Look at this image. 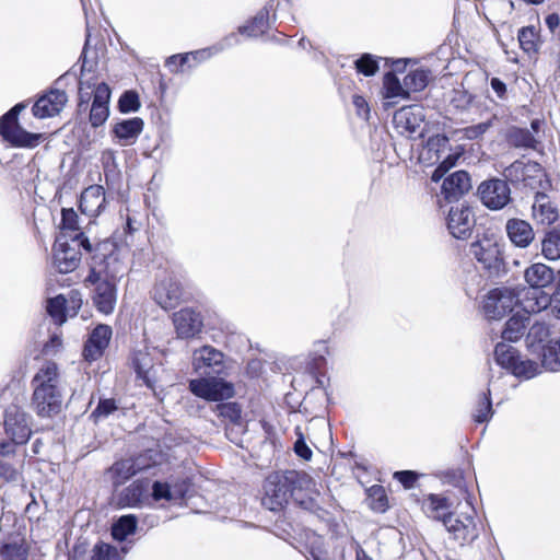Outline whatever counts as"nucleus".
<instances>
[{"mask_svg":"<svg viewBox=\"0 0 560 560\" xmlns=\"http://www.w3.org/2000/svg\"><path fill=\"white\" fill-rule=\"evenodd\" d=\"M447 144L448 138L445 137L444 135H436L434 137L429 138L427 141V148L429 151L439 152L441 148H446Z\"/></svg>","mask_w":560,"mask_h":560,"instance_id":"obj_63","label":"nucleus"},{"mask_svg":"<svg viewBox=\"0 0 560 560\" xmlns=\"http://www.w3.org/2000/svg\"><path fill=\"white\" fill-rule=\"evenodd\" d=\"M18 118L13 112H7L0 118V135L4 139L13 129L18 128Z\"/></svg>","mask_w":560,"mask_h":560,"instance_id":"obj_54","label":"nucleus"},{"mask_svg":"<svg viewBox=\"0 0 560 560\" xmlns=\"http://www.w3.org/2000/svg\"><path fill=\"white\" fill-rule=\"evenodd\" d=\"M28 548L23 539L5 542L0 549V560H27Z\"/></svg>","mask_w":560,"mask_h":560,"instance_id":"obj_36","label":"nucleus"},{"mask_svg":"<svg viewBox=\"0 0 560 560\" xmlns=\"http://www.w3.org/2000/svg\"><path fill=\"white\" fill-rule=\"evenodd\" d=\"M289 498V489L285 481L279 475H271L264 485L261 503L270 511L280 510Z\"/></svg>","mask_w":560,"mask_h":560,"instance_id":"obj_12","label":"nucleus"},{"mask_svg":"<svg viewBox=\"0 0 560 560\" xmlns=\"http://www.w3.org/2000/svg\"><path fill=\"white\" fill-rule=\"evenodd\" d=\"M59 229L65 237L71 240L72 242H77L78 245H91L89 238L81 230L79 215L73 208L61 209V221Z\"/></svg>","mask_w":560,"mask_h":560,"instance_id":"obj_21","label":"nucleus"},{"mask_svg":"<svg viewBox=\"0 0 560 560\" xmlns=\"http://www.w3.org/2000/svg\"><path fill=\"white\" fill-rule=\"evenodd\" d=\"M475 514L474 508L467 502L459 513H443V515H434L433 518L441 521L452 538L464 546L479 536Z\"/></svg>","mask_w":560,"mask_h":560,"instance_id":"obj_3","label":"nucleus"},{"mask_svg":"<svg viewBox=\"0 0 560 560\" xmlns=\"http://www.w3.org/2000/svg\"><path fill=\"white\" fill-rule=\"evenodd\" d=\"M68 102V95L63 90L51 88L40 95L32 107L35 117L44 119L58 115Z\"/></svg>","mask_w":560,"mask_h":560,"instance_id":"obj_10","label":"nucleus"},{"mask_svg":"<svg viewBox=\"0 0 560 560\" xmlns=\"http://www.w3.org/2000/svg\"><path fill=\"white\" fill-rule=\"evenodd\" d=\"M33 405L40 417L58 413L62 405L60 388H34Z\"/></svg>","mask_w":560,"mask_h":560,"instance_id":"obj_16","label":"nucleus"},{"mask_svg":"<svg viewBox=\"0 0 560 560\" xmlns=\"http://www.w3.org/2000/svg\"><path fill=\"white\" fill-rule=\"evenodd\" d=\"M510 369H512L514 375L525 378H532L539 373V365L536 362L518 357L515 358Z\"/></svg>","mask_w":560,"mask_h":560,"instance_id":"obj_43","label":"nucleus"},{"mask_svg":"<svg viewBox=\"0 0 560 560\" xmlns=\"http://www.w3.org/2000/svg\"><path fill=\"white\" fill-rule=\"evenodd\" d=\"M355 69L359 73L371 77L378 71V59L371 54H363L354 61Z\"/></svg>","mask_w":560,"mask_h":560,"instance_id":"obj_45","label":"nucleus"},{"mask_svg":"<svg viewBox=\"0 0 560 560\" xmlns=\"http://www.w3.org/2000/svg\"><path fill=\"white\" fill-rule=\"evenodd\" d=\"M139 95L136 91H125L118 101V107L121 113H135L140 108Z\"/></svg>","mask_w":560,"mask_h":560,"instance_id":"obj_47","label":"nucleus"},{"mask_svg":"<svg viewBox=\"0 0 560 560\" xmlns=\"http://www.w3.org/2000/svg\"><path fill=\"white\" fill-rule=\"evenodd\" d=\"M453 165H454L453 158L451 155H447L439 164V166L434 170V172L432 173L431 179L433 182H439L444 176V174L448 171V168L452 167Z\"/></svg>","mask_w":560,"mask_h":560,"instance_id":"obj_62","label":"nucleus"},{"mask_svg":"<svg viewBox=\"0 0 560 560\" xmlns=\"http://www.w3.org/2000/svg\"><path fill=\"white\" fill-rule=\"evenodd\" d=\"M471 188L470 176L466 171H456L448 175L442 184V194L448 201L458 200Z\"/></svg>","mask_w":560,"mask_h":560,"instance_id":"obj_23","label":"nucleus"},{"mask_svg":"<svg viewBox=\"0 0 560 560\" xmlns=\"http://www.w3.org/2000/svg\"><path fill=\"white\" fill-rule=\"evenodd\" d=\"M549 336V328L544 323L534 324L528 331V338L533 342H542Z\"/></svg>","mask_w":560,"mask_h":560,"instance_id":"obj_58","label":"nucleus"},{"mask_svg":"<svg viewBox=\"0 0 560 560\" xmlns=\"http://www.w3.org/2000/svg\"><path fill=\"white\" fill-rule=\"evenodd\" d=\"M189 389L197 397L209 401L229 399L234 394V388L231 383L215 377L191 380L189 382Z\"/></svg>","mask_w":560,"mask_h":560,"instance_id":"obj_8","label":"nucleus"},{"mask_svg":"<svg viewBox=\"0 0 560 560\" xmlns=\"http://www.w3.org/2000/svg\"><path fill=\"white\" fill-rule=\"evenodd\" d=\"M81 260L79 247H56L52 264L60 273L75 270Z\"/></svg>","mask_w":560,"mask_h":560,"instance_id":"obj_26","label":"nucleus"},{"mask_svg":"<svg viewBox=\"0 0 560 560\" xmlns=\"http://www.w3.org/2000/svg\"><path fill=\"white\" fill-rule=\"evenodd\" d=\"M105 206V189L101 185L85 188L80 197L79 208L83 214L97 217Z\"/></svg>","mask_w":560,"mask_h":560,"instance_id":"obj_24","label":"nucleus"},{"mask_svg":"<svg viewBox=\"0 0 560 560\" xmlns=\"http://www.w3.org/2000/svg\"><path fill=\"white\" fill-rule=\"evenodd\" d=\"M150 482L148 479H138L128 487L117 490L113 494V502L117 508H140L149 499Z\"/></svg>","mask_w":560,"mask_h":560,"instance_id":"obj_9","label":"nucleus"},{"mask_svg":"<svg viewBox=\"0 0 560 560\" xmlns=\"http://www.w3.org/2000/svg\"><path fill=\"white\" fill-rule=\"evenodd\" d=\"M541 245H560V229L555 226L547 230Z\"/></svg>","mask_w":560,"mask_h":560,"instance_id":"obj_64","label":"nucleus"},{"mask_svg":"<svg viewBox=\"0 0 560 560\" xmlns=\"http://www.w3.org/2000/svg\"><path fill=\"white\" fill-rule=\"evenodd\" d=\"M293 477L288 478L291 482L299 486L300 489H305L307 491V498L303 499L300 494V491L296 489L293 490L292 495L294 500L305 510L314 511L317 509L318 504L316 502V498L319 494V491L316 489V483L307 474L302 472H292Z\"/></svg>","mask_w":560,"mask_h":560,"instance_id":"obj_19","label":"nucleus"},{"mask_svg":"<svg viewBox=\"0 0 560 560\" xmlns=\"http://www.w3.org/2000/svg\"><path fill=\"white\" fill-rule=\"evenodd\" d=\"M42 138V133L28 132L19 126L18 128L10 131V133L5 136L4 140L14 147L32 149L39 144Z\"/></svg>","mask_w":560,"mask_h":560,"instance_id":"obj_33","label":"nucleus"},{"mask_svg":"<svg viewBox=\"0 0 560 560\" xmlns=\"http://www.w3.org/2000/svg\"><path fill=\"white\" fill-rule=\"evenodd\" d=\"M535 201L533 203V215L542 224L550 225L558 218L557 209L550 203L548 196L544 192L545 189H535Z\"/></svg>","mask_w":560,"mask_h":560,"instance_id":"obj_29","label":"nucleus"},{"mask_svg":"<svg viewBox=\"0 0 560 560\" xmlns=\"http://www.w3.org/2000/svg\"><path fill=\"white\" fill-rule=\"evenodd\" d=\"M112 337V328L107 325L95 327L83 349V355L89 361L98 359L107 348Z\"/></svg>","mask_w":560,"mask_h":560,"instance_id":"obj_20","label":"nucleus"},{"mask_svg":"<svg viewBox=\"0 0 560 560\" xmlns=\"http://www.w3.org/2000/svg\"><path fill=\"white\" fill-rule=\"evenodd\" d=\"M477 195L481 203L492 211L505 208L511 201V188L505 179L490 178L480 183Z\"/></svg>","mask_w":560,"mask_h":560,"instance_id":"obj_6","label":"nucleus"},{"mask_svg":"<svg viewBox=\"0 0 560 560\" xmlns=\"http://www.w3.org/2000/svg\"><path fill=\"white\" fill-rule=\"evenodd\" d=\"M509 142L515 148L524 149H535L538 143L530 130L518 127H514L510 130Z\"/></svg>","mask_w":560,"mask_h":560,"instance_id":"obj_38","label":"nucleus"},{"mask_svg":"<svg viewBox=\"0 0 560 560\" xmlns=\"http://www.w3.org/2000/svg\"><path fill=\"white\" fill-rule=\"evenodd\" d=\"M475 256L486 269L499 270L502 265V257L499 247H477Z\"/></svg>","mask_w":560,"mask_h":560,"instance_id":"obj_37","label":"nucleus"},{"mask_svg":"<svg viewBox=\"0 0 560 560\" xmlns=\"http://www.w3.org/2000/svg\"><path fill=\"white\" fill-rule=\"evenodd\" d=\"M143 126L144 122L140 117H132L116 122L113 126V133L120 145H130L142 132Z\"/></svg>","mask_w":560,"mask_h":560,"instance_id":"obj_25","label":"nucleus"},{"mask_svg":"<svg viewBox=\"0 0 560 560\" xmlns=\"http://www.w3.org/2000/svg\"><path fill=\"white\" fill-rule=\"evenodd\" d=\"M491 127V121H482L477 125L468 126L463 129V135L466 139L475 140L483 136Z\"/></svg>","mask_w":560,"mask_h":560,"instance_id":"obj_52","label":"nucleus"},{"mask_svg":"<svg viewBox=\"0 0 560 560\" xmlns=\"http://www.w3.org/2000/svg\"><path fill=\"white\" fill-rule=\"evenodd\" d=\"M430 72L425 69H416L410 71L404 78V85L406 88V93L410 92H420L424 90L429 82Z\"/></svg>","mask_w":560,"mask_h":560,"instance_id":"obj_41","label":"nucleus"},{"mask_svg":"<svg viewBox=\"0 0 560 560\" xmlns=\"http://www.w3.org/2000/svg\"><path fill=\"white\" fill-rule=\"evenodd\" d=\"M492 416V406L490 400V390L482 396L480 399L476 411L474 413V418L476 422L482 423L488 421Z\"/></svg>","mask_w":560,"mask_h":560,"instance_id":"obj_50","label":"nucleus"},{"mask_svg":"<svg viewBox=\"0 0 560 560\" xmlns=\"http://www.w3.org/2000/svg\"><path fill=\"white\" fill-rule=\"evenodd\" d=\"M505 230L513 245H529L535 237L532 225L525 220L510 219Z\"/></svg>","mask_w":560,"mask_h":560,"instance_id":"obj_28","label":"nucleus"},{"mask_svg":"<svg viewBox=\"0 0 560 560\" xmlns=\"http://www.w3.org/2000/svg\"><path fill=\"white\" fill-rule=\"evenodd\" d=\"M117 261V256L102 254V258L95 253L92 257V266L85 282L95 285L93 302L98 312L108 315L114 312L117 302L116 285L113 280L119 270L115 267L110 269V264Z\"/></svg>","mask_w":560,"mask_h":560,"instance_id":"obj_1","label":"nucleus"},{"mask_svg":"<svg viewBox=\"0 0 560 560\" xmlns=\"http://www.w3.org/2000/svg\"><path fill=\"white\" fill-rule=\"evenodd\" d=\"M555 279L553 270L548 266L537 262L525 270V280L529 288H545Z\"/></svg>","mask_w":560,"mask_h":560,"instance_id":"obj_30","label":"nucleus"},{"mask_svg":"<svg viewBox=\"0 0 560 560\" xmlns=\"http://www.w3.org/2000/svg\"><path fill=\"white\" fill-rule=\"evenodd\" d=\"M384 89L385 96L388 98L402 96L407 97L408 93H406V88L404 82L400 83L399 79L392 72H388L384 77Z\"/></svg>","mask_w":560,"mask_h":560,"instance_id":"obj_44","label":"nucleus"},{"mask_svg":"<svg viewBox=\"0 0 560 560\" xmlns=\"http://www.w3.org/2000/svg\"><path fill=\"white\" fill-rule=\"evenodd\" d=\"M138 520L135 515L121 516L112 528V535L116 540L122 541L129 535L133 534L137 528Z\"/></svg>","mask_w":560,"mask_h":560,"instance_id":"obj_40","label":"nucleus"},{"mask_svg":"<svg viewBox=\"0 0 560 560\" xmlns=\"http://www.w3.org/2000/svg\"><path fill=\"white\" fill-rule=\"evenodd\" d=\"M19 477V470L8 462L0 459V479L9 482L15 481Z\"/></svg>","mask_w":560,"mask_h":560,"instance_id":"obj_60","label":"nucleus"},{"mask_svg":"<svg viewBox=\"0 0 560 560\" xmlns=\"http://www.w3.org/2000/svg\"><path fill=\"white\" fill-rule=\"evenodd\" d=\"M474 225L472 211L468 206L452 207L447 217V229L457 240H466Z\"/></svg>","mask_w":560,"mask_h":560,"instance_id":"obj_15","label":"nucleus"},{"mask_svg":"<svg viewBox=\"0 0 560 560\" xmlns=\"http://www.w3.org/2000/svg\"><path fill=\"white\" fill-rule=\"evenodd\" d=\"M176 332L182 338H189L201 330L202 320L198 313L191 308H183L173 315Z\"/></svg>","mask_w":560,"mask_h":560,"instance_id":"obj_22","label":"nucleus"},{"mask_svg":"<svg viewBox=\"0 0 560 560\" xmlns=\"http://www.w3.org/2000/svg\"><path fill=\"white\" fill-rule=\"evenodd\" d=\"M143 468L144 467L138 463V459L132 458H126L114 463L109 468L113 486L118 488Z\"/></svg>","mask_w":560,"mask_h":560,"instance_id":"obj_27","label":"nucleus"},{"mask_svg":"<svg viewBox=\"0 0 560 560\" xmlns=\"http://www.w3.org/2000/svg\"><path fill=\"white\" fill-rule=\"evenodd\" d=\"M542 288H524L518 293V304L526 313H539L552 305V296Z\"/></svg>","mask_w":560,"mask_h":560,"instance_id":"obj_18","label":"nucleus"},{"mask_svg":"<svg viewBox=\"0 0 560 560\" xmlns=\"http://www.w3.org/2000/svg\"><path fill=\"white\" fill-rule=\"evenodd\" d=\"M223 353L211 346H205L194 351L192 366L199 374L220 373L223 365Z\"/></svg>","mask_w":560,"mask_h":560,"instance_id":"obj_14","label":"nucleus"},{"mask_svg":"<svg viewBox=\"0 0 560 560\" xmlns=\"http://www.w3.org/2000/svg\"><path fill=\"white\" fill-rule=\"evenodd\" d=\"M152 498L155 501H160L162 499L167 500V501L172 500L173 497H172L171 488H170L168 483L155 481L152 485Z\"/></svg>","mask_w":560,"mask_h":560,"instance_id":"obj_59","label":"nucleus"},{"mask_svg":"<svg viewBox=\"0 0 560 560\" xmlns=\"http://www.w3.org/2000/svg\"><path fill=\"white\" fill-rule=\"evenodd\" d=\"M133 366L138 376L151 388L163 380L162 373H164V370L162 369V364H156L153 354L147 349L139 350L135 353Z\"/></svg>","mask_w":560,"mask_h":560,"instance_id":"obj_11","label":"nucleus"},{"mask_svg":"<svg viewBox=\"0 0 560 560\" xmlns=\"http://www.w3.org/2000/svg\"><path fill=\"white\" fill-rule=\"evenodd\" d=\"M91 560H120L116 547L105 542L96 544L92 549Z\"/></svg>","mask_w":560,"mask_h":560,"instance_id":"obj_48","label":"nucleus"},{"mask_svg":"<svg viewBox=\"0 0 560 560\" xmlns=\"http://www.w3.org/2000/svg\"><path fill=\"white\" fill-rule=\"evenodd\" d=\"M3 430L8 441L0 442V456H8L14 453L15 445L25 444L31 436L28 416L16 405L5 409Z\"/></svg>","mask_w":560,"mask_h":560,"instance_id":"obj_2","label":"nucleus"},{"mask_svg":"<svg viewBox=\"0 0 560 560\" xmlns=\"http://www.w3.org/2000/svg\"><path fill=\"white\" fill-rule=\"evenodd\" d=\"M66 300V312L68 316H75L82 305L81 294L78 291H71Z\"/></svg>","mask_w":560,"mask_h":560,"instance_id":"obj_56","label":"nucleus"},{"mask_svg":"<svg viewBox=\"0 0 560 560\" xmlns=\"http://www.w3.org/2000/svg\"><path fill=\"white\" fill-rule=\"evenodd\" d=\"M269 10L261 9L250 22L238 27V32L249 37L262 35L269 28Z\"/></svg>","mask_w":560,"mask_h":560,"instance_id":"obj_34","label":"nucleus"},{"mask_svg":"<svg viewBox=\"0 0 560 560\" xmlns=\"http://www.w3.org/2000/svg\"><path fill=\"white\" fill-rule=\"evenodd\" d=\"M494 355L497 362L506 368H511L516 358L514 348L502 342L495 346Z\"/></svg>","mask_w":560,"mask_h":560,"instance_id":"obj_49","label":"nucleus"},{"mask_svg":"<svg viewBox=\"0 0 560 560\" xmlns=\"http://www.w3.org/2000/svg\"><path fill=\"white\" fill-rule=\"evenodd\" d=\"M518 42L526 52L537 50V33L534 26L522 27L518 31Z\"/></svg>","mask_w":560,"mask_h":560,"instance_id":"obj_46","label":"nucleus"},{"mask_svg":"<svg viewBox=\"0 0 560 560\" xmlns=\"http://www.w3.org/2000/svg\"><path fill=\"white\" fill-rule=\"evenodd\" d=\"M32 384L34 388H59L60 377L57 364L46 362L35 374Z\"/></svg>","mask_w":560,"mask_h":560,"instance_id":"obj_31","label":"nucleus"},{"mask_svg":"<svg viewBox=\"0 0 560 560\" xmlns=\"http://www.w3.org/2000/svg\"><path fill=\"white\" fill-rule=\"evenodd\" d=\"M66 302V298L61 294L47 301V312L58 325H62L67 319Z\"/></svg>","mask_w":560,"mask_h":560,"instance_id":"obj_42","label":"nucleus"},{"mask_svg":"<svg viewBox=\"0 0 560 560\" xmlns=\"http://www.w3.org/2000/svg\"><path fill=\"white\" fill-rule=\"evenodd\" d=\"M528 325V317L525 315H514L505 324L502 331V338L510 342H515L524 336Z\"/></svg>","mask_w":560,"mask_h":560,"instance_id":"obj_35","label":"nucleus"},{"mask_svg":"<svg viewBox=\"0 0 560 560\" xmlns=\"http://www.w3.org/2000/svg\"><path fill=\"white\" fill-rule=\"evenodd\" d=\"M117 409V405L114 399L106 398L101 399L95 410L92 412V417L98 419L101 417H107Z\"/></svg>","mask_w":560,"mask_h":560,"instance_id":"obj_55","label":"nucleus"},{"mask_svg":"<svg viewBox=\"0 0 560 560\" xmlns=\"http://www.w3.org/2000/svg\"><path fill=\"white\" fill-rule=\"evenodd\" d=\"M153 299L164 310L174 308L183 299V288L174 278H165L155 284Z\"/></svg>","mask_w":560,"mask_h":560,"instance_id":"obj_13","label":"nucleus"},{"mask_svg":"<svg viewBox=\"0 0 560 560\" xmlns=\"http://www.w3.org/2000/svg\"><path fill=\"white\" fill-rule=\"evenodd\" d=\"M541 364L549 371L560 370V339L551 340L542 349Z\"/></svg>","mask_w":560,"mask_h":560,"instance_id":"obj_39","label":"nucleus"},{"mask_svg":"<svg viewBox=\"0 0 560 560\" xmlns=\"http://www.w3.org/2000/svg\"><path fill=\"white\" fill-rule=\"evenodd\" d=\"M237 44H240V38L236 34L232 33L224 37L221 43L215 46L186 52L185 55H190V60H194L196 65L211 58L213 55L224 50L225 48Z\"/></svg>","mask_w":560,"mask_h":560,"instance_id":"obj_32","label":"nucleus"},{"mask_svg":"<svg viewBox=\"0 0 560 560\" xmlns=\"http://www.w3.org/2000/svg\"><path fill=\"white\" fill-rule=\"evenodd\" d=\"M295 433H296V435H298V439H296V441H295V443H294V451H295V453H296L300 457H302V458H304V459H306V460L311 459V457H312V451H311V448L306 445L305 440H304V435H303V433L301 432V428H300V427H298V428L295 429Z\"/></svg>","mask_w":560,"mask_h":560,"instance_id":"obj_57","label":"nucleus"},{"mask_svg":"<svg viewBox=\"0 0 560 560\" xmlns=\"http://www.w3.org/2000/svg\"><path fill=\"white\" fill-rule=\"evenodd\" d=\"M505 180L523 182L530 189H546L549 186L546 173L536 162L515 161L504 168Z\"/></svg>","mask_w":560,"mask_h":560,"instance_id":"obj_4","label":"nucleus"},{"mask_svg":"<svg viewBox=\"0 0 560 560\" xmlns=\"http://www.w3.org/2000/svg\"><path fill=\"white\" fill-rule=\"evenodd\" d=\"M190 61V55L178 54L166 59L165 66L171 72L177 73L184 70V66Z\"/></svg>","mask_w":560,"mask_h":560,"instance_id":"obj_53","label":"nucleus"},{"mask_svg":"<svg viewBox=\"0 0 560 560\" xmlns=\"http://www.w3.org/2000/svg\"><path fill=\"white\" fill-rule=\"evenodd\" d=\"M95 86L96 85L91 84L90 81H86L83 78L80 79V81H79V105H78L80 109L82 108V106L84 104L88 105L89 101L91 98V94L88 91L85 92V89L90 90Z\"/></svg>","mask_w":560,"mask_h":560,"instance_id":"obj_61","label":"nucleus"},{"mask_svg":"<svg viewBox=\"0 0 560 560\" xmlns=\"http://www.w3.org/2000/svg\"><path fill=\"white\" fill-rule=\"evenodd\" d=\"M518 304V293L510 288H495L487 294L482 310L490 319H501Z\"/></svg>","mask_w":560,"mask_h":560,"instance_id":"obj_7","label":"nucleus"},{"mask_svg":"<svg viewBox=\"0 0 560 560\" xmlns=\"http://www.w3.org/2000/svg\"><path fill=\"white\" fill-rule=\"evenodd\" d=\"M220 417L231 421L232 423H238L241 420V408L236 402L220 404L215 407Z\"/></svg>","mask_w":560,"mask_h":560,"instance_id":"obj_51","label":"nucleus"},{"mask_svg":"<svg viewBox=\"0 0 560 560\" xmlns=\"http://www.w3.org/2000/svg\"><path fill=\"white\" fill-rule=\"evenodd\" d=\"M424 119V108L415 104L396 110L393 124L400 135L417 139L423 137Z\"/></svg>","mask_w":560,"mask_h":560,"instance_id":"obj_5","label":"nucleus"},{"mask_svg":"<svg viewBox=\"0 0 560 560\" xmlns=\"http://www.w3.org/2000/svg\"><path fill=\"white\" fill-rule=\"evenodd\" d=\"M93 101L90 110V122L92 127L97 128L102 126L109 116V100H110V89L109 86L102 82L96 84L93 89Z\"/></svg>","mask_w":560,"mask_h":560,"instance_id":"obj_17","label":"nucleus"}]
</instances>
